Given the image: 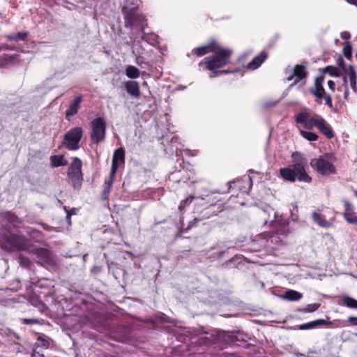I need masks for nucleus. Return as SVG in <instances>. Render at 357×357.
Listing matches in <instances>:
<instances>
[{"instance_id":"nucleus-1","label":"nucleus","mask_w":357,"mask_h":357,"mask_svg":"<svg viewBox=\"0 0 357 357\" xmlns=\"http://www.w3.org/2000/svg\"><path fill=\"white\" fill-rule=\"evenodd\" d=\"M295 122L304 128L311 130L316 127L327 138L333 137V132L329 124L319 115H312L310 110L305 109L296 115Z\"/></svg>"},{"instance_id":"nucleus-2","label":"nucleus","mask_w":357,"mask_h":357,"mask_svg":"<svg viewBox=\"0 0 357 357\" xmlns=\"http://www.w3.org/2000/svg\"><path fill=\"white\" fill-rule=\"evenodd\" d=\"M292 158L294 161L292 165L280 169L282 178L285 181L291 182H294L296 178L300 181L310 182L311 178L307 174L303 166V158L298 153H294Z\"/></svg>"},{"instance_id":"nucleus-3","label":"nucleus","mask_w":357,"mask_h":357,"mask_svg":"<svg viewBox=\"0 0 357 357\" xmlns=\"http://www.w3.org/2000/svg\"><path fill=\"white\" fill-rule=\"evenodd\" d=\"M214 54V56L204 59L206 68L211 71H215L227 65L229 63L231 51L220 46Z\"/></svg>"},{"instance_id":"nucleus-4","label":"nucleus","mask_w":357,"mask_h":357,"mask_svg":"<svg viewBox=\"0 0 357 357\" xmlns=\"http://www.w3.org/2000/svg\"><path fill=\"white\" fill-rule=\"evenodd\" d=\"M132 4L130 1L123 6V13L125 15V24L126 26H139L142 28L144 26V22L145 20L144 17L139 14L137 12V6L130 7Z\"/></svg>"},{"instance_id":"nucleus-5","label":"nucleus","mask_w":357,"mask_h":357,"mask_svg":"<svg viewBox=\"0 0 357 357\" xmlns=\"http://www.w3.org/2000/svg\"><path fill=\"white\" fill-rule=\"evenodd\" d=\"M83 130L80 127L70 129L64 137L63 145L69 150H77L79 148V143L82 137Z\"/></svg>"},{"instance_id":"nucleus-6","label":"nucleus","mask_w":357,"mask_h":357,"mask_svg":"<svg viewBox=\"0 0 357 357\" xmlns=\"http://www.w3.org/2000/svg\"><path fill=\"white\" fill-rule=\"evenodd\" d=\"M91 139L93 143H99L105 139L106 123L102 118L97 117L91 121Z\"/></svg>"},{"instance_id":"nucleus-7","label":"nucleus","mask_w":357,"mask_h":357,"mask_svg":"<svg viewBox=\"0 0 357 357\" xmlns=\"http://www.w3.org/2000/svg\"><path fill=\"white\" fill-rule=\"evenodd\" d=\"M81 168L82 161L79 158H75L68 171V177L70 179L74 188L79 187L81 185L82 181Z\"/></svg>"},{"instance_id":"nucleus-8","label":"nucleus","mask_w":357,"mask_h":357,"mask_svg":"<svg viewBox=\"0 0 357 357\" xmlns=\"http://www.w3.org/2000/svg\"><path fill=\"white\" fill-rule=\"evenodd\" d=\"M311 165L323 175L330 174L335 172L334 166L326 157L312 160Z\"/></svg>"},{"instance_id":"nucleus-9","label":"nucleus","mask_w":357,"mask_h":357,"mask_svg":"<svg viewBox=\"0 0 357 357\" xmlns=\"http://www.w3.org/2000/svg\"><path fill=\"white\" fill-rule=\"evenodd\" d=\"M22 61L29 63V59H22L20 54H4L0 56V67L6 66L9 64H17Z\"/></svg>"},{"instance_id":"nucleus-10","label":"nucleus","mask_w":357,"mask_h":357,"mask_svg":"<svg viewBox=\"0 0 357 357\" xmlns=\"http://www.w3.org/2000/svg\"><path fill=\"white\" fill-rule=\"evenodd\" d=\"M344 211L343 216L347 222L349 224L357 225V215L354 211L353 205L348 201H344Z\"/></svg>"},{"instance_id":"nucleus-11","label":"nucleus","mask_w":357,"mask_h":357,"mask_svg":"<svg viewBox=\"0 0 357 357\" xmlns=\"http://www.w3.org/2000/svg\"><path fill=\"white\" fill-rule=\"evenodd\" d=\"M124 151L122 148L114 151L111 168L112 176L115 175L118 167L124 163Z\"/></svg>"},{"instance_id":"nucleus-12","label":"nucleus","mask_w":357,"mask_h":357,"mask_svg":"<svg viewBox=\"0 0 357 357\" xmlns=\"http://www.w3.org/2000/svg\"><path fill=\"white\" fill-rule=\"evenodd\" d=\"M220 46L215 41L211 40L208 44L194 49L198 56H203L209 52H215Z\"/></svg>"},{"instance_id":"nucleus-13","label":"nucleus","mask_w":357,"mask_h":357,"mask_svg":"<svg viewBox=\"0 0 357 357\" xmlns=\"http://www.w3.org/2000/svg\"><path fill=\"white\" fill-rule=\"evenodd\" d=\"M323 78H317L314 82V86L310 89V92L317 98V102H321V99L325 94V90L322 86Z\"/></svg>"},{"instance_id":"nucleus-14","label":"nucleus","mask_w":357,"mask_h":357,"mask_svg":"<svg viewBox=\"0 0 357 357\" xmlns=\"http://www.w3.org/2000/svg\"><path fill=\"white\" fill-rule=\"evenodd\" d=\"M306 76L305 68L302 65H296L293 73L287 77L288 81L295 79L294 84H296Z\"/></svg>"},{"instance_id":"nucleus-15","label":"nucleus","mask_w":357,"mask_h":357,"mask_svg":"<svg viewBox=\"0 0 357 357\" xmlns=\"http://www.w3.org/2000/svg\"><path fill=\"white\" fill-rule=\"evenodd\" d=\"M125 87L128 93L135 98L139 97V84L137 82L128 81L125 84Z\"/></svg>"},{"instance_id":"nucleus-16","label":"nucleus","mask_w":357,"mask_h":357,"mask_svg":"<svg viewBox=\"0 0 357 357\" xmlns=\"http://www.w3.org/2000/svg\"><path fill=\"white\" fill-rule=\"evenodd\" d=\"M323 325H332L331 321H328L324 319H317L304 324L299 326L301 330H309L314 328H317Z\"/></svg>"},{"instance_id":"nucleus-17","label":"nucleus","mask_w":357,"mask_h":357,"mask_svg":"<svg viewBox=\"0 0 357 357\" xmlns=\"http://www.w3.org/2000/svg\"><path fill=\"white\" fill-rule=\"evenodd\" d=\"M82 102V97H77L70 105L69 108L66 111V118H69L75 115L78 109L80 107V103Z\"/></svg>"},{"instance_id":"nucleus-18","label":"nucleus","mask_w":357,"mask_h":357,"mask_svg":"<svg viewBox=\"0 0 357 357\" xmlns=\"http://www.w3.org/2000/svg\"><path fill=\"white\" fill-rule=\"evenodd\" d=\"M267 58V54L265 52H261L258 56H255L251 62L248 65V68L251 70H255L259 68L261 63Z\"/></svg>"},{"instance_id":"nucleus-19","label":"nucleus","mask_w":357,"mask_h":357,"mask_svg":"<svg viewBox=\"0 0 357 357\" xmlns=\"http://www.w3.org/2000/svg\"><path fill=\"white\" fill-rule=\"evenodd\" d=\"M312 220L313 221L318 225L319 227L324 228H328L331 227V224L329 221L326 220L321 214L314 212L312 213Z\"/></svg>"},{"instance_id":"nucleus-20","label":"nucleus","mask_w":357,"mask_h":357,"mask_svg":"<svg viewBox=\"0 0 357 357\" xmlns=\"http://www.w3.org/2000/svg\"><path fill=\"white\" fill-rule=\"evenodd\" d=\"M302 297H303V295L301 293H300L297 291H295V290H292V289H289V290L285 292L284 295L281 296L282 298L288 300L290 301H298Z\"/></svg>"},{"instance_id":"nucleus-21","label":"nucleus","mask_w":357,"mask_h":357,"mask_svg":"<svg viewBox=\"0 0 357 357\" xmlns=\"http://www.w3.org/2000/svg\"><path fill=\"white\" fill-rule=\"evenodd\" d=\"M51 165L53 167L65 166L68 164V161L63 155H54L50 158Z\"/></svg>"},{"instance_id":"nucleus-22","label":"nucleus","mask_w":357,"mask_h":357,"mask_svg":"<svg viewBox=\"0 0 357 357\" xmlns=\"http://www.w3.org/2000/svg\"><path fill=\"white\" fill-rule=\"evenodd\" d=\"M349 81L350 84V86L352 90L356 93L357 91V86H356V73L354 68L351 66H349Z\"/></svg>"},{"instance_id":"nucleus-23","label":"nucleus","mask_w":357,"mask_h":357,"mask_svg":"<svg viewBox=\"0 0 357 357\" xmlns=\"http://www.w3.org/2000/svg\"><path fill=\"white\" fill-rule=\"evenodd\" d=\"M126 75L128 77L131 79H135L139 77V70L133 66H128L126 69Z\"/></svg>"},{"instance_id":"nucleus-24","label":"nucleus","mask_w":357,"mask_h":357,"mask_svg":"<svg viewBox=\"0 0 357 357\" xmlns=\"http://www.w3.org/2000/svg\"><path fill=\"white\" fill-rule=\"evenodd\" d=\"M300 135L306 140L310 142H314L318 139V135L312 132L305 131L303 129L298 130Z\"/></svg>"},{"instance_id":"nucleus-25","label":"nucleus","mask_w":357,"mask_h":357,"mask_svg":"<svg viewBox=\"0 0 357 357\" xmlns=\"http://www.w3.org/2000/svg\"><path fill=\"white\" fill-rule=\"evenodd\" d=\"M28 34L29 33L27 31H22L17 33L8 35L6 38L8 40L15 41L24 40L26 38Z\"/></svg>"},{"instance_id":"nucleus-26","label":"nucleus","mask_w":357,"mask_h":357,"mask_svg":"<svg viewBox=\"0 0 357 357\" xmlns=\"http://www.w3.org/2000/svg\"><path fill=\"white\" fill-rule=\"evenodd\" d=\"M343 63H344V61H343L342 58H340L339 59V65L342 67V68L344 71V77H343V82H344V87H346V86H348L347 82L349 81V75H348L349 66H347V67L343 66Z\"/></svg>"},{"instance_id":"nucleus-27","label":"nucleus","mask_w":357,"mask_h":357,"mask_svg":"<svg viewBox=\"0 0 357 357\" xmlns=\"http://www.w3.org/2000/svg\"><path fill=\"white\" fill-rule=\"evenodd\" d=\"M343 304L350 308L357 309V301L351 297H344L343 298Z\"/></svg>"},{"instance_id":"nucleus-28","label":"nucleus","mask_w":357,"mask_h":357,"mask_svg":"<svg viewBox=\"0 0 357 357\" xmlns=\"http://www.w3.org/2000/svg\"><path fill=\"white\" fill-rule=\"evenodd\" d=\"M343 52L345 57L350 60L352 56V47L350 43L347 42L344 43Z\"/></svg>"},{"instance_id":"nucleus-29","label":"nucleus","mask_w":357,"mask_h":357,"mask_svg":"<svg viewBox=\"0 0 357 357\" xmlns=\"http://www.w3.org/2000/svg\"><path fill=\"white\" fill-rule=\"evenodd\" d=\"M320 305L319 303H312L307 305L305 309L303 310V312H312L316 311L319 307Z\"/></svg>"},{"instance_id":"nucleus-30","label":"nucleus","mask_w":357,"mask_h":357,"mask_svg":"<svg viewBox=\"0 0 357 357\" xmlns=\"http://www.w3.org/2000/svg\"><path fill=\"white\" fill-rule=\"evenodd\" d=\"M114 175L112 176V172H111L108 181H107L105 182V193H109V189L112 187L113 182H114Z\"/></svg>"},{"instance_id":"nucleus-31","label":"nucleus","mask_w":357,"mask_h":357,"mask_svg":"<svg viewBox=\"0 0 357 357\" xmlns=\"http://www.w3.org/2000/svg\"><path fill=\"white\" fill-rule=\"evenodd\" d=\"M38 344L39 346L47 349L50 345V342L48 340L45 339V337H39L38 338Z\"/></svg>"},{"instance_id":"nucleus-32","label":"nucleus","mask_w":357,"mask_h":357,"mask_svg":"<svg viewBox=\"0 0 357 357\" xmlns=\"http://www.w3.org/2000/svg\"><path fill=\"white\" fill-rule=\"evenodd\" d=\"M193 199V196H190L189 197H187L185 200H183L178 206L179 209L181 211L183 208L185 207L186 205L191 203Z\"/></svg>"},{"instance_id":"nucleus-33","label":"nucleus","mask_w":357,"mask_h":357,"mask_svg":"<svg viewBox=\"0 0 357 357\" xmlns=\"http://www.w3.org/2000/svg\"><path fill=\"white\" fill-rule=\"evenodd\" d=\"M325 72L329 73L331 75L333 76H338L337 70V68L333 67V66H327L325 68Z\"/></svg>"},{"instance_id":"nucleus-34","label":"nucleus","mask_w":357,"mask_h":357,"mask_svg":"<svg viewBox=\"0 0 357 357\" xmlns=\"http://www.w3.org/2000/svg\"><path fill=\"white\" fill-rule=\"evenodd\" d=\"M324 100H325V102H326V104L330 107H333V104H332V98L330 95H324V98H323Z\"/></svg>"},{"instance_id":"nucleus-35","label":"nucleus","mask_w":357,"mask_h":357,"mask_svg":"<svg viewBox=\"0 0 357 357\" xmlns=\"http://www.w3.org/2000/svg\"><path fill=\"white\" fill-rule=\"evenodd\" d=\"M351 37V35L349 33V32L348 31H343L341 33V38L342 40H348Z\"/></svg>"},{"instance_id":"nucleus-36","label":"nucleus","mask_w":357,"mask_h":357,"mask_svg":"<svg viewBox=\"0 0 357 357\" xmlns=\"http://www.w3.org/2000/svg\"><path fill=\"white\" fill-rule=\"evenodd\" d=\"M348 321L354 326H357V317H349Z\"/></svg>"},{"instance_id":"nucleus-37","label":"nucleus","mask_w":357,"mask_h":357,"mask_svg":"<svg viewBox=\"0 0 357 357\" xmlns=\"http://www.w3.org/2000/svg\"><path fill=\"white\" fill-rule=\"evenodd\" d=\"M65 210L67 211L66 218L68 220V222H70V219L71 215L75 214V209L67 211L66 208L65 207Z\"/></svg>"},{"instance_id":"nucleus-38","label":"nucleus","mask_w":357,"mask_h":357,"mask_svg":"<svg viewBox=\"0 0 357 357\" xmlns=\"http://www.w3.org/2000/svg\"><path fill=\"white\" fill-rule=\"evenodd\" d=\"M328 86L329 89H331L333 91H335V82L333 81L329 80L328 82Z\"/></svg>"},{"instance_id":"nucleus-39","label":"nucleus","mask_w":357,"mask_h":357,"mask_svg":"<svg viewBox=\"0 0 357 357\" xmlns=\"http://www.w3.org/2000/svg\"><path fill=\"white\" fill-rule=\"evenodd\" d=\"M348 96H349L348 86H346V87H344V98L347 99Z\"/></svg>"},{"instance_id":"nucleus-40","label":"nucleus","mask_w":357,"mask_h":357,"mask_svg":"<svg viewBox=\"0 0 357 357\" xmlns=\"http://www.w3.org/2000/svg\"><path fill=\"white\" fill-rule=\"evenodd\" d=\"M347 1L350 4L357 6V0H347Z\"/></svg>"},{"instance_id":"nucleus-41","label":"nucleus","mask_w":357,"mask_h":357,"mask_svg":"<svg viewBox=\"0 0 357 357\" xmlns=\"http://www.w3.org/2000/svg\"><path fill=\"white\" fill-rule=\"evenodd\" d=\"M24 322L26 324H31V323H33V321L30 320V319H24Z\"/></svg>"},{"instance_id":"nucleus-42","label":"nucleus","mask_w":357,"mask_h":357,"mask_svg":"<svg viewBox=\"0 0 357 357\" xmlns=\"http://www.w3.org/2000/svg\"><path fill=\"white\" fill-rule=\"evenodd\" d=\"M223 72H224V73H230L229 71H227V70H224Z\"/></svg>"}]
</instances>
